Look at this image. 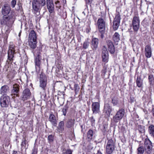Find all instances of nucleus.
Segmentation results:
<instances>
[{
    "instance_id": "f257e3e1",
    "label": "nucleus",
    "mask_w": 154,
    "mask_h": 154,
    "mask_svg": "<svg viewBox=\"0 0 154 154\" xmlns=\"http://www.w3.org/2000/svg\"><path fill=\"white\" fill-rule=\"evenodd\" d=\"M10 6L8 4L4 5L2 8V13L4 16L12 15V17H14V13L11 11Z\"/></svg>"
},
{
    "instance_id": "f03ea898",
    "label": "nucleus",
    "mask_w": 154,
    "mask_h": 154,
    "mask_svg": "<svg viewBox=\"0 0 154 154\" xmlns=\"http://www.w3.org/2000/svg\"><path fill=\"white\" fill-rule=\"evenodd\" d=\"M125 114V110L123 109H119L112 118L113 122L117 123L120 121L124 117Z\"/></svg>"
},
{
    "instance_id": "7ed1b4c3",
    "label": "nucleus",
    "mask_w": 154,
    "mask_h": 154,
    "mask_svg": "<svg viewBox=\"0 0 154 154\" xmlns=\"http://www.w3.org/2000/svg\"><path fill=\"white\" fill-rule=\"evenodd\" d=\"M47 79L45 75L41 73L40 75L39 79V86L42 88L43 90H45V87L47 85Z\"/></svg>"
},
{
    "instance_id": "20e7f679",
    "label": "nucleus",
    "mask_w": 154,
    "mask_h": 154,
    "mask_svg": "<svg viewBox=\"0 0 154 154\" xmlns=\"http://www.w3.org/2000/svg\"><path fill=\"white\" fill-rule=\"evenodd\" d=\"M10 98L7 96H3L1 97L0 103L2 107H7L10 104Z\"/></svg>"
},
{
    "instance_id": "39448f33",
    "label": "nucleus",
    "mask_w": 154,
    "mask_h": 154,
    "mask_svg": "<svg viewBox=\"0 0 154 154\" xmlns=\"http://www.w3.org/2000/svg\"><path fill=\"white\" fill-rule=\"evenodd\" d=\"M14 20V18L12 17V15L4 16L3 18L0 19V22L2 25H7L8 22L10 21L13 23Z\"/></svg>"
},
{
    "instance_id": "423d86ee",
    "label": "nucleus",
    "mask_w": 154,
    "mask_h": 154,
    "mask_svg": "<svg viewBox=\"0 0 154 154\" xmlns=\"http://www.w3.org/2000/svg\"><path fill=\"white\" fill-rule=\"evenodd\" d=\"M152 145L151 142L148 138L145 140L144 147L146 152L148 154H150L151 152L152 148Z\"/></svg>"
},
{
    "instance_id": "0eeeda50",
    "label": "nucleus",
    "mask_w": 154,
    "mask_h": 154,
    "mask_svg": "<svg viewBox=\"0 0 154 154\" xmlns=\"http://www.w3.org/2000/svg\"><path fill=\"white\" fill-rule=\"evenodd\" d=\"M97 25L100 33H103L105 29V22L102 18H99L97 21Z\"/></svg>"
},
{
    "instance_id": "6e6552de",
    "label": "nucleus",
    "mask_w": 154,
    "mask_h": 154,
    "mask_svg": "<svg viewBox=\"0 0 154 154\" xmlns=\"http://www.w3.org/2000/svg\"><path fill=\"white\" fill-rule=\"evenodd\" d=\"M15 47V46L13 45H10L9 46L8 51V60L10 61L13 60Z\"/></svg>"
},
{
    "instance_id": "1a4fd4ad",
    "label": "nucleus",
    "mask_w": 154,
    "mask_h": 154,
    "mask_svg": "<svg viewBox=\"0 0 154 154\" xmlns=\"http://www.w3.org/2000/svg\"><path fill=\"white\" fill-rule=\"evenodd\" d=\"M91 109L93 114H97L100 112V104L99 102H93L91 105Z\"/></svg>"
},
{
    "instance_id": "9d476101",
    "label": "nucleus",
    "mask_w": 154,
    "mask_h": 154,
    "mask_svg": "<svg viewBox=\"0 0 154 154\" xmlns=\"http://www.w3.org/2000/svg\"><path fill=\"white\" fill-rule=\"evenodd\" d=\"M31 92L29 89L26 88L23 91L22 95V100L24 101L29 99L30 97Z\"/></svg>"
},
{
    "instance_id": "9b49d317",
    "label": "nucleus",
    "mask_w": 154,
    "mask_h": 154,
    "mask_svg": "<svg viewBox=\"0 0 154 154\" xmlns=\"http://www.w3.org/2000/svg\"><path fill=\"white\" fill-rule=\"evenodd\" d=\"M103 48L102 51V58L103 61L104 62H108L109 59L108 52L105 46H103Z\"/></svg>"
},
{
    "instance_id": "f8f14e48",
    "label": "nucleus",
    "mask_w": 154,
    "mask_h": 154,
    "mask_svg": "<svg viewBox=\"0 0 154 154\" xmlns=\"http://www.w3.org/2000/svg\"><path fill=\"white\" fill-rule=\"evenodd\" d=\"M47 6L49 12L52 13L54 12V6L52 0H47Z\"/></svg>"
},
{
    "instance_id": "ddd939ff",
    "label": "nucleus",
    "mask_w": 154,
    "mask_h": 154,
    "mask_svg": "<svg viewBox=\"0 0 154 154\" xmlns=\"http://www.w3.org/2000/svg\"><path fill=\"white\" fill-rule=\"evenodd\" d=\"M75 120L74 119H69L68 120L66 124V128H71L72 131H74V126L75 124Z\"/></svg>"
},
{
    "instance_id": "4468645a",
    "label": "nucleus",
    "mask_w": 154,
    "mask_h": 154,
    "mask_svg": "<svg viewBox=\"0 0 154 154\" xmlns=\"http://www.w3.org/2000/svg\"><path fill=\"white\" fill-rule=\"evenodd\" d=\"M20 86L17 84H15L13 85V89L11 90V94L15 95L17 97L19 96Z\"/></svg>"
},
{
    "instance_id": "2eb2a0df",
    "label": "nucleus",
    "mask_w": 154,
    "mask_h": 154,
    "mask_svg": "<svg viewBox=\"0 0 154 154\" xmlns=\"http://www.w3.org/2000/svg\"><path fill=\"white\" fill-rule=\"evenodd\" d=\"M152 51L151 46L149 45H146L145 48V56L147 58L150 57L152 56Z\"/></svg>"
},
{
    "instance_id": "dca6fc26",
    "label": "nucleus",
    "mask_w": 154,
    "mask_h": 154,
    "mask_svg": "<svg viewBox=\"0 0 154 154\" xmlns=\"http://www.w3.org/2000/svg\"><path fill=\"white\" fill-rule=\"evenodd\" d=\"M32 8L33 10L36 12L39 11L40 6L37 2V0H33L32 2Z\"/></svg>"
},
{
    "instance_id": "f3484780",
    "label": "nucleus",
    "mask_w": 154,
    "mask_h": 154,
    "mask_svg": "<svg viewBox=\"0 0 154 154\" xmlns=\"http://www.w3.org/2000/svg\"><path fill=\"white\" fill-rule=\"evenodd\" d=\"M107 43L109 51L111 54H114L115 51V48L112 42L110 40H108Z\"/></svg>"
},
{
    "instance_id": "a211bd4d",
    "label": "nucleus",
    "mask_w": 154,
    "mask_h": 154,
    "mask_svg": "<svg viewBox=\"0 0 154 154\" xmlns=\"http://www.w3.org/2000/svg\"><path fill=\"white\" fill-rule=\"evenodd\" d=\"M98 41L99 40L97 38H92L91 47L93 50H95L97 48L99 43Z\"/></svg>"
},
{
    "instance_id": "6ab92c4d",
    "label": "nucleus",
    "mask_w": 154,
    "mask_h": 154,
    "mask_svg": "<svg viewBox=\"0 0 154 154\" xmlns=\"http://www.w3.org/2000/svg\"><path fill=\"white\" fill-rule=\"evenodd\" d=\"M112 111V108L109 104H105L104 105L103 112L107 116H109Z\"/></svg>"
},
{
    "instance_id": "aec40b11",
    "label": "nucleus",
    "mask_w": 154,
    "mask_h": 154,
    "mask_svg": "<svg viewBox=\"0 0 154 154\" xmlns=\"http://www.w3.org/2000/svg\"><path fill=\"white\" fill-rule=\"evenodd\" d=\"M32 52L33 53L34 55L36 56V58L42 59V48H37V49L34 51V50H32Z\"/></svg>"
},
{
    "instance_id": "412c9836",
    "label": "nucleus",
    "mask_w": 154,
    "mask_h": 154,
    "mask_svg": "<svg viewBox=\"0 0 154 154\" xmlns=\"http://www.w3.org/2000/svg\"><path fill=\"white\" fill-rule=\"evenodd\" d=\"M49 121L52 125L54 126H56L57 125V121L55 116L52 114L50 115Z\"/></svg>"
},
{
    "instance_id": "4be33fe9",
    "label": "nucleus",
    "mask_w": 154,
    "mask_h": 154,
    "mask_svg": "<svg viewBox=\"0 0 154 154\" xmlns=\"http://www.w3.org/2000/svg\"><path fill=\"white\" fill-rule=\"evenodd\" d=\"M136 83L137 86L139 88H143V79H142L140 76H137Z\"/></svg>"
},
{
    "instance_id": "5701e85b",
    "label": "nucleus",
    "mask_w": 154,
    "mask_h": 154,
    "mask_svg": "<svg viewBox=\"0 0 154 154\" xmlns=\"http://www.w3.org/2000/svg\"><path fill=\"white\" fill-rule=\"evenodd\" d=\"M29 40L36 41V34L33 30H32L30 31L29 34Z\"/></svg>"
},
{
    "instance_id": "b1692460",
    "label": "nucleus",
    "mask_w": 154,
    "mask_h": 154,
    "mask_svg": "<svg viewBox=\"0 0 154 154\" xmlns=\"http://www.w3.org/2000/svg\"><path fill=\"white\" fill-rule=\"evenodd\" d=\"M148 131L149 135L154 138V125H151L148 128Z\"/></svg>"
},
{
    "instance_id": "393cba45",
    "label": "nucleus",
    "mask_w": 154,
    "mask_h": 154,
    "mask_svg": "<svg viewBox=\"0 0 154 154\" xmlns=\"http://www.w3.org/2000/svg\"><path fill=\"white\" fill-rule=\"evenodd\" d=\"M93 131L92 130L89 129L88 131L87 134V139L90 141L93 138Z\"/></svg>"
},
{
    "instance_id": "a878e982",
    "label": "nucleus",
    "mask_w": 154,
    "mask_h": 154,
    "mask_svg": "<svg viewBox=\"0 0 154 154\" xmlns=\"http://www.w3.org/2000/svg\"><path fill=\"white\" fill-rule=\"evenodd\" d=\"M36 41L29 40V45L30 48L32 49H34L36 46Z\"/></svg>"
},
{
    "instance_id": "bb28decb",
    "label": "nucleus",
    "mask_w": 154,
    "mask_h": 154,
    "mask_svg": "<svg viewBox=\"0 0 154 154\" xmlns=\"http://www.w3.org/2000/svg\"><path fill=\"white\" fill-rule=\"evenodd\" d=\"M57 128L60 132H62L64 130V124L63 121L60 122L58 124Z\"/></svg>"
},
{
    "instance_id": "cd10ccee",
    "label": "nucleus",
    "mask_w": 154,
    "mask_h": 154,
    "mask_svg": "<svg viewBox=\"0 0 154 154\" xmlns=\"http://www.w3.org/2000/svg\"><path fill=\"white\" fill-rule=\"evenodd\" d=\"M140 20L138 16H134L132 20V25H140Z\"/></svg>"
},
{
    "instance_id": "c85d7f7f",
    "label": "nucleus",
    "mask_w": 154,
    "mask_h": 154,
    "mask_svg": "<svg viewBox=\"0 0 154 154\" xmlns=\"http://www.w3.org/2000/svg\"><path fill=\"white\" fill-rule=\"evenodd\" d=\"M120 35L119 33L116 32L113 36V40L115 42H119L120 40Z\"/></svg>"
},
{
    "instance_id": "c756f323",
    "label": "nucleus",
    "mask_w": 154,
    "mask_h": 154,
    "mask_svg": "<svg viewBox=\"0 0 154 154\" xmlns=\"http://www.w3.org/2000/svg\"><path fill=\"white\" fill-rule=\"evenodd\" d=\"M115 149V147L106 146V152L107 154H111Z\"/></svg>"
},
{
    "instance_id": "7c9ffc66",
    "label": "nucleus",
    "mask_w": 154,
    "mask_h": 154,
    "mask_svg": "<svg viewBox=\"0 0 154 154\" xmlns=\"http://www.w3.org/2000/svg\"><path fill=\"white\" fill-rule=\"evenodd\" d=\"M8 87L7 86H4L2 87L1 89V94L3 95H5L8 91Z\"/></svg>"
},
{
    "instance_id": "2f4dec72",
    "label": "nucleus",
    "mask_w": 154,
    "mask_h": 154,
    "mask_svg": "<svg viewBox=\"0 0 154 154\" xmlns=\"http://www.w3.org/2000/svg\"><path fill=\"white\" fill-rule=\"evenodd\" d=\"M149 83L151 86L154 85V77L153 75H149L148 76Z\"/></svg>"
},
{
    "instance_id": "473e14b6",
    "label": "nucleus",
    "mask_w": 154,
    "mask_h": 154,
    "mask_svg": "<svg viewBox=\"0 0 154 154\" xmlns=\"http://www.w3.org/2000/svg\"><path fill=\"white\" fill-rule=\"evenodd\" d=\"M115 141L112 139H109L108 140L106 146L115 147Z\"/></svg>"
},
{
    "instance_id": "72a5a7b5",
    "label": "nucleus",
    "mask_w": 154,
    "mask_h": 154,
    "mask_svg": "<svg viewBox=\"0 0 154 154\" xmlns=\"http://www.w3.org/2000/svg\"><path fill=\"white\" fill-rule=\"evenodd\" d=\"M27 144V143L26 142V140L25 138H24L23 140L22 141L21 143V148L22 149H24L25 148L26 149L28 148V144L27 145V146L26 147V145Z\"/></svg>"
},
{
    "instance_id": "f704fd0d",
    "label": "nucleus",
    "mask_w": 154,
    "mask_h": 154,
    "mask_svg": "<svg viewBox=\"0 0 154 154\" xmlns=\"http://www.w3.org/2000/svg\"><path fill=\"white\" fill-rule=\"evenodd\" d=\"M145 149L143 146L139 147L137 149V154H143L144 152Z\"/></svg>"
},
{
    "instance_id": "c9c22d12",
    "label": "nucleus",
    "mask_w": 154,
    "mask_h": 154,
    "mask_svg": "<svg viewBox=\"0 0 154 154\" xmlns=\"http://www.w3.org/2000/svg\"><path fill=\"white\" fill-rule=\"evenodd\" d=\"M60 2L59 1H57L55 2V4L56 5V7L57 8V11L59 13H60L61 12V9H60L61 8V6L60 5Z\"/></svg>"
},
{
    "instance_id": "e433bc0d",
    "label": "nucleus",
    "mask_w": 154,
    "mask_h": 154,
    "mask_svg": "<svg viewBox=\"0 0 154 154\" xmlns=\"http://www.w3.org/2000/svg\"><path fill=\"white\" fill-rule=\"evenodd\" d=\"M132 25L134 32L136 33L139 29L140 25L134 24Z\"/></svg>"
},
{
    "instance_id": "4c0bfd02",
    "label": "nucleus",
    "mask_w": 154,
    "mask_h": 154,
    "mask_svg": "<svg viewBox=\"0 0 154 154\" xmlns=\"http://www.w3.org/2000/svg\"><path fill=\"white\" fill-rule=\"evenodd\" d=\"M112 103L113 106L117 105L118 104V98L116 97H113L112 99Z\"/></svg>"
},
{
    "instance_id": "58836bf2",
    "label": "nucleus",
    "mask_w": 154,
    "mask_h": 154,
    "mask_svg": "<svg viewBox=\"0 0 154 154\" xmlns=\"http://www.w3.org/2000/svg\"><path fill=\"white\" fill-rule=\"evenodd\" d=\"M120 22H113V28L114 30H116L118 28Z\"/></svg>"
},
{
    "instance_id": "ea45409f",
    "label": "nucleus",
    "mask_w": 154,
    "mask_h": 154,
    "mask_svg": "<svg viewBox=\"0 0 154 154\" xmlns=\"http://www.w3.org/2000/svg\"><path fill=\"white\" fill-rule=\"evenodd\" d=\"M137 127L140 133H144L145 131L144 126L141 125H138Z\"/></svg>"
},
{
    "instance_id": "a19ab883",
    "label": "nucleus",
    "mask_w": 154,
    "mask_h": 154,
    "mask_svg": "<svg viewBox=\"0 0 154 154\" xmlns=\"http://www.w3.org/2000/svg\"><path fill=\"white\" fill-rule=\"evenodd\" d=\"M120 15L119 13H118L116 14L115 17L113 21L120 22Z\"/></svg>"
},
{
    "instance_id": "79ce46f5",
    "label": "nucleus",
    "mask_w": 154,
    "mask_h": 154,
    "mask_svg": "<svg viewBox=\"0 0 154 154\" xmlns=\"http://www.w3.org/2000/svg\"><path fill=\"white\" fill-rule=\"evenodd\" d=\"M42 59L35 58V65L39 68L41 64V60Z\"/></svg>"
},
{
    "instance_id": "37998d69",
    "label": "nucleus",
    "mask_w": 154,
    "mask_h": 154,
    "mask_svg": "<svg viewBox=\"0 0 154 154\" xmlns=\"http://www.w3.org/2000/svg\"><path fill=\"white\" fill-rule=\"evenodd\" d=\"M89 45V42L87 41H85L83 43V48L85 49L87 48Z\"/></svg>"
},
{
    "instance_id": "c03bdc74",
    "label": "nucleus",
    "mask_w": 154,
    "mask_h": 154,
    "mask_svg": "<svg viewBox=\"0 0 154 154\" xmlns=\"http://www.w3.org/2000/svg\"><path fill=\"white\" fill-rule=\"evenodd\" d=\"M37 2L40 6L41 7L45 6L46 4L45 0H37Z\"/></svg>"
},
{
    "instance_id": "a18cd8bd",
    "label": "nucleus",
    "mask_w": 154,
    "mask_h": 154,
    "mask_svg": "<svg viewBox=\"0 0 154 154\" xmlns=\"http://www.w3.org/2000/svg\"><path fill=\"white\" fill-rule=\"evenodd\" d=\"M54 139V136L52 135H49L48 137V143H52Z\"/></svg>"
},
{
    "instance_id": "49530a36",
    "label": "nucleus",
    "mask_w": 154,
    "mask_h": 154,
    "mask_svg": "<svg viewBox=\"0 0 154 154\" xmlns=\"http://www.w3.org/2000/svg\"><path fill=\"white\" fill-rule=\"evenodd\" d=\"M74 88H75V93L76 94H77V92L79 91L80 89L79 87L77 84H75L74 85Z\"/></svg>"
},
{
    "instance_id": "de8ad7c7",
    "label": "nucleus",
    "mask_w": 154,
    "mask_h": 154,
    "mask_svg": "<svg viewBox=\"0 0 154 154\" xmlns=\"http://www.w3.org/2000/svg\"><path fill=\"white\" fill-rule=\"evenodd\" d=\"M72 151L70 149H68L66 150H63V154H72Z\"/></svg>"
},
{
    "instance_id": "09e8293b",
    "label": "nucleus",
    "mask_w": 154,
    "mask_h": 154,
    "mask_svg": "<svg viewBox=\"0 0 154 154\" xmlns=\"http://www.w3.org/2000/svg\"><path fill=\"white\" fill-rule=\"evenodd\" d=\"M68 108L67 107H65L63 109H62V112L63 113V114L65 116L68 110Z\"/></svg>"
},
{
    "instance_id": "8fccbe9b",
    "label": "nucleus",
    "mask_w": 154,
    "mask_h": 154,
    "mask_svg": "<svg viewBox=\"0 0 154 154\" xmlns=\"http://www.w3.org/2000/svg\"><path fill=\"white\" fill-rule=\"evenodd\" d=\"M17 2L16 0H12L11 2V7L12 8H14Z\"/></svg>"
},
{
    "instance_id": "3c124183",
    "label": "nucleus",
    "mask_w": 154,
    "mask_h": 154,
    "mask_svg": "<svg viewBox=\"0 0 154 154\" xmlns=\"http://www.w3.org/2000/svg\"><path fill=\"white\" fill-rule=\"evenodd\" d=\"M107 128V125L106 124H104L102 126L101 129L103 132H105L106 130V128Z\"/></svg>"
},
{
    "instance_id": "603ef678",
    "label": "nucleus",
    "mask_w": 154,
    "mask_h": 154,
    "mask_svg": "<svg viewBox=\"0 0 154 154\" xmlns=\"http://www.w3.org/2000/svg\"><path fill=\"white\" fill-rule=\"evenodd\" d=\"M37 149L36 147L34 146L33 149L32 154H37Z\"/></svg>"
},
{
    "instance_id": "864d4df0",
    "label": "nucleus",
    "mask_w": 154,
    "mask_h": 154,
    "mask_svg": "<svg viewBox=\"0 0 154 154\" xmlns=\"http://www.w3.org/2000/svg\"><path fill=\"white\" fill-rule=\"evenodd\" d=\"M93 148V147L92 146V145L89 144L87 146V148L89 150H90L92 149Z\"/></svg>"
},
{
    "instance_id": "5fc2aeb1",
    "label": "nucleus",
    "mask_w": 154,
    "mask_h": 154,
    "mask_svg": "<svg viewBox=\"0 0 154 154\" xmlns=\"http://www.w3.org/2000/svg\"><path fill=\"white\" fill-rule=\"evenodd\" d=\"M106 72V67L104 66L103 67V69L102 70V74H103V75H104Z\"/></svg>"
},
{
    "instance_id": "6e6d98bb",
    "label": "nucleus",
    "mask_w": 154,
    "mask_h": 154,
    "mask_svg": "<svg viewBox=\"0 0 154 154\" xmlns=\"http://www.w3.org/2000/svg\"><path fill=\"white\" fill-rule=\"evenodd\" d=\"M130 100L131 103L133 102L134 101V98L133 97L131 96L130 97Z\"/></svg>"
},
{
    "instance_id": "4d7b16f0",
    "label": "nucleus",
    "mask_w": 154,
    "mask_h": 154,
    "mask_svg": "<svg viewBox=\"0 0 154 154\" xmlns=\"http://www.w3.org/2000/svg\"><path fill=\"white\" fill-rule=\"evenodd\" d=\"M90 119H91V122L92 123V124L94 123V122L95 121V119H94V117L93 116H92V117L90 118Z\"/></svg>"
},
{
    "instance_id": "13d9d810",
    "label": "nucleus",
    "mask_w": 154,
    "mask_h": 154,
    "mask_svg": "<svg viewBox=\"0 0 154 154\" xmlns=\"http://www.w3.org/2000/svg\"><path fill=\"white\" fill-rule=\"evenodd\" d=\"M87 4H90L92 2V0H85Z\"/></svg>"
},
{
    "instance_id": "bf43d9fd",
    "label": "nucleus",
    "mask_w": 154,
    "mask_h": 154,
    "mask_svg": "<svg viewBox=\"0 0 154 154\" xmlns=\"http://www.w3.org/2000/svg\"><path fill=\"white\" fill-rule=\"evenodd\" d=\"M105 32V31H104V32L103 33H101V34L100 35V37L101 38H103L104 37V35L103 34Z\"/></svg>"
},
{
    "instance_id": "052dcab7",
    "label": "nucleus",
    "mask_w": 154,
    "mask_h": 154,
    "mask_svg": "<svg viewBox=\"0 0 154 154\" xmlns=\"http://www.w3.org/2000/svg\"><path fill=\"white\" fill-rule=\"evenodd\" d=\"M12 154H18V153L17 151L14 150L13 151Z\"/></svg>"
},
{
    "instance_id": "680f3d73",
    "label": "nucleus",
    "mask_w": 154,
    "mask_h": 154,
    "mask_svg": "<svg viewBox=\"0 0 154 154\" xmlns=\"http://www.w3.org/2000/svg\"><path fill=\"white\" fill-rule=\"evenodd\" d=\"M152 113L153 116L154 117V108L152 109Z\"/></svg>"
},
{
    "instance_id": "e2e57ef3",
    "label": "nucleus",
    "mask_w": 154,
    "mask_h": 154,
    "mask_svg": "<svg viewBox=\"0 0 154 154\" xmlns=\"http://www.w3.org/2000/svg\"><path fill=\"white\" fill-rule=\"evenodd\" d=\"M96 154H103L102 152L100 151V150H98L97 151V153Z\"/></svg>"
},
{
    "instance_id": "0e129e2a",
    "label": "nucleus",
    "mask_w": 154,
    "mask_h": 154,
    "mask_svg": "<svg viewBox=\"0 0 154 154\" xmlns=\"http://www.w3.org/2000/svg\"><path fill=\"white\" fill-rule=\"evenodd\" d=\"M21 35V32H20L19 34V36H20Z\"/></svg>"
}]
</instances>
